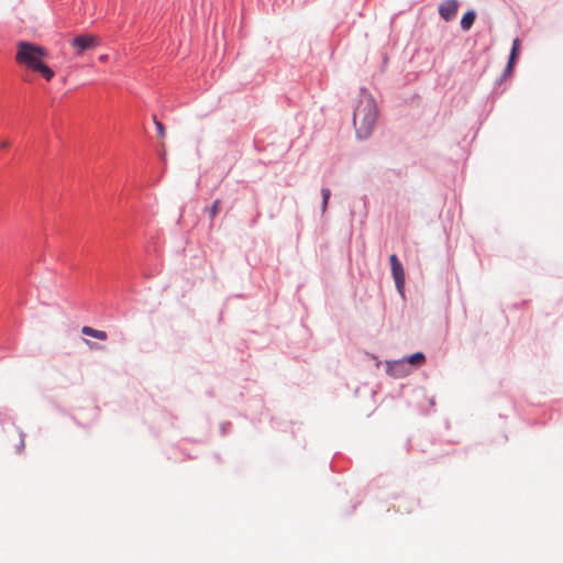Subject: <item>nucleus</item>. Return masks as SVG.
<instances>
[{"label": "nucleus", "instance_id": "obj_4", "mask_svg": "<svg viewBox=\"0 0 563 563\" xmlns=\"http://www.w3.org/2000/svg\"><path fill=\"white\" fill-rule=\"evenodd\" d=\"M390 267H391V274L395 279L396 287L399 292H402L404 286H405V272L404 267L398 260L396 254H391L389 256Z\"/></svg>", "mask_w": 563, "mask_h": 563}, {"label": "nucleus", "instance_id": "obj_10", "mask_svg": "<svg viewBox=\"0 0 563 563\" xmlns=\"http://www.w3.org/2000/svg\"><path fill=\"white\" fill-rule=\"evenodd\" d=\"M221 200L220 199H216L212 203V206L207 209V212L209 214V218L211 220H213L216 218V216L218 214L219 210L221 209Z\"/></svg>", "mask_w": 563, "mask_h": 563}, {"label": "nucleus", "instance_id": "obj_3", "mask_svg": "<svg viewBox=\"0 0 563 563\" xmlns=\"http://www.w3.org/2000/svg\"><path fill=\"white\" fill-rule=\"evenodd\" d=\"M100 45V37L92 34H79L75 36L71 42L70 46L74 48L76 55L80 56L86 51L93 49L95 47Z\"/></svg>", "mask_w": 563, "mask_h": 563}, {"label": "nucleus", "instance_id": "obj_13", "mask_svg": "<svg viewBox=\"0 0 563 563\" xmlns=\"http://www.w3.org/2000/svg\"><path fill=\"white\" fill-rule=\"evenodd\" d=\"M10 146V142L8 140H3L0 142V148H8Z\"/></svg>", "mask_w": 563, "mask_h": 563}, {"label": "nucleus", "instance_id": "obj_2", "mask_svg": "<svg viewBox=\"0 0 563 563\" xmlns=\"http://www.w3.org/2000/svg\"><path fill=\"white\" fill-rule=\"evenodd\" d=\"M378 117L374 98L362 92L353 113V125L358 139H367L374 131Z\"/></svg>", "mask_w": 563, "mask_h": 563}, {"label": "nucleus", "instance_id": "obj_11", "mask_svg": "<svg viewBox=\"0 0 563 563\" xmlns=\"http://www.w3.org/2000/svg\"><path fill=\"white\" fill-rule=\"evenodd\" d=\"M321 194H322V212H324L328 207V201L330 199L331 191L329 188H323L321 190Z\"/></svg>", "mask_w": 563, "mask_h": 563}, {"label": "nucleus", "instance_id": "obj_12", "mask_svg": "<svg viewBox=\"0 0 563 563\" xmlns=\"http://www.w3.org/2000/svg\"><path fill=\"white\" fill-rule=\"evenodd\" d=\"M154 123L156 125L158 135L161 137H163L165 135V128H164L163 123L157 121L155 117H154Z\"/></svg>", "mask_w": 563, "mask_h": 563}, {"label": "nucleus", "instance_id": "obj_7", "mask_svg": "<svg viewBox=\"0 0 563 563\" xmlns=\"http://www.w3.org/2000/svg\"><path fill=\"white\" fill-rule=\"evenodd\" d=\"M476 19V12L473 10H468L465 12L461 19V27L464 31H468L472 25L474 24V21Z\"/></svg>", "mask_w": 563, "mask_h": 563}, {"label": "nucleus", "instance_id": "obj_9", "mask_svg": "<svg viewBox=\"0 0 563 563\" xmlns=\"http://www.w3.org/2000/svg\"><path fill=\"white\" fill-rule=\"evenodd\" d=\"M519 47H520V41L518 38L514 40L512 42V48H511V53H510V57H509V62H508V65H507V69H511L514 63H515V59L517 58V54H518V51H519Z\"/></svg>", "mask_w": 563, "mask_h": 563}, {"label": "nucleus", "instance_id": "obj_1", "mask_svg": "<svg viewBox=\"0 0 563 563\" xmlns=\"http://www.w3.org/2000/svg\"><path fill=\"white\" fill-rule=\"evenodd\" d=\"M15 62L31 70L41 74L47 81L54 77V71L44 63L48 52L43 46L34 43L20 41L16 44Z\"/></svg>", "mask_w": 563, "mask_h": 563}, {"label": "nucleus", "instance_id": "obj_8", "mask_svg": "<svg viewBox=\"0 0 563 563\" xmlns=\"http://www.w3.org/2000/svg\"><path fill=\"white\" fill-rule=\"evenodd\" d=\"M402 362H407L408 364H410V365H412V366L419 367V366H421L422 364H424V362H426V356H424V354H423V353H421V352H417V353H415V354H412V355H410V356H408V357L404 358V360L401 361V363H402Z\"/></svg>", "mask_w": 563, "mask_h": 563}, {"label": "nucleus", "instance_id": "obj_14", "mask_svg": "<svg viewBox=\"0 0 563 563\" xmlns=\"http://www.w3.org/2000/svg\"><path fill=\"white\" fill-rule=\"evenodd\" d=\"M107 59H108V55H101L99 57V60H101V62H106Z\"/></svg>", "mask_w": 563, "mask_h": 563}, {"label": "nucleus", "instance_id": "obj_6", "mask_svg": "<svg viewBox=\"0 0 563 563\" xmlns=\"http://www.w3.org/2000/svg\"><path fill=\"white\" fill-rule=\"evenodd\" d=\"M81 333L101 341H104L108 339V334L106 331L97 330L91 327L85 325L81 328Z\"/></svg>", "mask_w": 563, "mask_h": 563}, {"label": "nucleus", "instance_id": "obj_5", "mask_svg": "<svg viewBox=\"0 0 563 563\" xmlns=\"http://www.w3.org/2000/svg\"><path fill=\"white\" fill-rule=\"evenodd\" d=\"M457 9V0H445L439 5V14L444 21H451L455 18Z\"/></svg>", "mask_w": 563, "mask_h": 563}]
</instances>
